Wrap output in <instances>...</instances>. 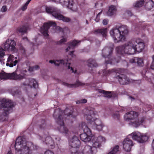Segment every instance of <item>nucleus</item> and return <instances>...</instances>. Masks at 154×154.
Masks as SVG:
<instances>
[{
    "label": "nucleus",
    "instance_id": "obj_1",
    "mask_svg": "<svg viewBox=\"0 0 154 154\" xmlns=\"http://www.w3.org/2000/svg\"><path fill=\"white\" fill-rule=\"evenodd\" d=\"M145 45L142 39L136 38L129 41L125 44L116 48L117 54L123 55L125 54L133 55L136 52H141L144 49Z\"/></svg>",
    "mask_w": 154,
    "mask_h": 154
},
{
    "label": "nucleus",
    "instance_id": "obj_2",
    "mask_svg": "<svg viewBox=\"0 0 154 154\" xmlns=\"http://www.w3.org/2000/svg\"><path fill=\"white\" fill-rule=\"evenodd\" d=\"M73 110V108L70 107L69 108H66L63 112L59 109H57L55 110L53 115L54 119H56L57 117L56 116V112H59L58 118L56 119V121L57 123L60 125V128H58V130L60 132L67 134L69 131L68 129L65 126L64 124V121L66 119V118L63 117L62 115L63 113L64 115H66L68 116L75 118L78 114L76 112H74Z\"/></svg>",
    "mask_w": 154,
    "mask_h": 154
},
{
    "label": "nucleus",
    "instance_id": "obj_3",
    "mask_svg": "<svg viewBox=\"0 0 154 154\" xmlns=\"http://www.w3.org/2000/svg\"><path fill=\"white\" fill-rule=\"evenodd\" d=\"M34 147L36 148L32 142L26 141L23 137H19L15 145L16 154H32Z\"/></svg>",
    "mask_w": 154,
    "mask_h": 154
},
{
    "label": "nucleus",
    "instance_id": "obj_4",
    "mask_svg": "<svg viewBox=\"0 0 154 154\" xmlns=\"http://www.w3.org/2000/svg\"><path fill=\"white\" fill-rule=\"evenodd\" d=\"M128 32L127 27L125 25H122L118 28H114L110 31V35L115 43L124 41L125 39V35Z\"/></svg>",
    "mask_w": 154,
    "mask_h": 154
},
{
    "label": "nucleus",
    "instance_id": "obj_5",
    "mask_svg": "<svg viewBox=\"0 0 154 154\" xmlns=\"http://www.w3.org/2000/svg\"><path fill=\"white\" fill-rule=\"evenodd\" d=\"M14 106L13 102L10 100L3 98L0 100V109L3 108L4 112H0V122L5 121L8 113L12 112Z\"/></svg>",
    "mask_w": 154,
    "mask_h": 154
},
{
    "label": "nucleus",
    "instance_id": "obj_6",
    "mask_svg": "<svg viewBox=\"0 0 154 154\" xmlns=\"http://www.w3.org/2000/svg\"><path fill=\"white\" fill-rule=\"evenodd\" d=\"M138 113L134 111L127 112L124 115L126 120H130V124L133 127H137L142 124L145 122V118L142 117L138 118Z\"/></svg>",
    "mask_w": 154,
    "mask_h": 154
},
{
    "label": "nucleus",
    "instance_id": "obj_7",
    "mask_svg": "<svg viewBox=\"0 0 154 154\" xmlns=\"http://www.w3.org/2000/svg\"><path fill=\"white\" fill-rule=\"evenodd\" d=\"M113 50L112 48L105 47L102 50V55L105 58V62L106 64H114L118 63L121 59L120 56H118L117 58L112 56Z\"/></svg>",
    "mask_w": 154,
    "mask_h": 154
},
{
    "label": "nucleus",
    "instance_id": "obj_8",
    "mask_svg": "<svg viewBox=\"0 0 154 154\" xmlns=\"http://www.w3.org/2000/svg\"><path fill=\"white\" fill-rule=\"evenodd\" d=\"M116 74L115 76L116 78L118 79L119 83L122 85H124L128 84L130 82L129 79L127 76L122 74L124 72V69H118L116 71L115 69H112L107 71H104L103 72V75L106 76L109 75L110 73L113 72H116Z\"/></svg>",
    "mask_w": 154,
    "mask_h": 154
},
{
    "label": "nucleus",
    "instance_id": "obj_9",
    "mask_svg": "<svg viewBox=\"0 0 154 154\" xmlns=\"http://www.w3.org/2000/svg\"><path fill=\"white\" fill-rule=\"evenodd\" d=\"M45 10L47 13L51 14L53 16L59 20L65 22H69L71 20L69 18L61 14L60 11L57 8L51 7H46Z\"/></svg>",
    "mask_w": 154,
    "mask_h": 154
},
{
    "label": "nucleus",
    "instance_id": "obj_10",
    "mask_svg": "<svg viewBox=\"0 0 154 154\" xmlns=\"http://www.w3.org/2000/svg\"><path fill=\"white\" fill-rule=\"evenodd\" d=\"M85 117L92 125L97 126L102 124L101 121L99 119L95 118V114L93 110L86 109Z\"/></svg>",
    "mask_w": 154,
    "mask_h": 154
},
{
    "label": "nucleus",
    "instance_id": "obj_11",
    "mask_svg": "<svg viewBox=\"0 0 154 154\" xmlns=\"http://www.w3.org/2000/svg\"><path fill=\"white\" fill-rule=\"evenodd\" d=\"M25 74H17L16 72L11 73H7L5 72L0 73V79H9L19 81L25 79Z\"/></svg>",
    "mask_w": 154,
    "mask_h": 154
},
{
    "label": "nucleus",
    "instance_id": "obj_12",
    "mask_svg": "<svg viewBox=\"0 0 154 154\" xmlns=\"http://www.w3.org/2000/svg\"><path fill=\"white\" fill-rule=\"evenodd\" d=\"M80 127L84 131V133L80 135L81 139L85 142H89L91 141L92 136L91 130L85 122H82Z\"/></svg>",
    "mask_w": 154,
    "mask_h": 154
},
{
    "label": "nucleus",
    "instance_id": "obj_13",
    "mask_svg": "<svg viewBox=\"0 0 154 154\" xmlns=\"http://www.w3.org/2000/svg\"><path fill=\"white\" fill-rule=\"evenodd\" d=\"M129 136H131L132 139L137 140L140 143H143L146 141L148 139V137L146 135H143L139 132H134L130 134Z\"/></svg>",
    "mask_w": 154,
    "mask_h": 154
},
{
    "label": "nucleus",
    "instance_id": "obj_14",
    "mask_svg": "<svg viewBox=\"0 0 154 154\" xmlns=\"http://www.w3.org/2000/svg\"><path fill=\"white\" fill-rule=\"evenodd\" d=\"M49 62L50 63H54L56 66H58L60 65H64L65 66L67 65L68 64L69 65L68 66V68L69 69H70V70L72 71V72H74L75 73L76 72V70H75V71L74 70V69L72 67H70V63H68V60H65L63 59L61 60H50Z\"/></svg>",
    "mask_w": 154,
    "mask_h": 154
},
{
    "label": "nucleus",
    "instance_id": "obj_15",
    "mask_svg": "<svg viewBox=\"0 0 154 154\" xmlns=\"http://www.w3.org/2000/svg\"><path fill=\"white\" fill-rule=\"evenodd\" d=\"M92 139L91 140L92 143V146L94 149L95 148L97 150L96 148L99 147L101 146V142L105 141L106 140L105 138L102 136H100L98 137H96L94 136H92Z\"/></svg>",
    "mask_w": 154,
    "mask_h": 154
},
{
    "label": "nucleus",
    "instance_id": "obj_16",
    "mask_svg": "<svg viewBox=\"0 0 154 154\" xmlns=\"http://www.w3.org/2000/svg\"><path fill=\"white\" fill-rule=\"evenodd\" d=\"M56 26V23L53 21L45 23L43 25V27L41 29L40 32L44 36H48V31L50 27L52 26Z\"/></svg>",
    "mask_w": 154,
    "mask_h": 154
},
{
    "label": "nucleus",
    "instance_id": "obj_17",
    "mask_svg": "<svg viewBox=\"0 0 154 154\" xmlns=\"http://www.w3.org/2000/svg\"><path fill=\"white\" fill-rule=\"evenodd\" d=\"M75 152H72V154H96L97 152L95 148L94 149L91 146L86 145L82 152L79 153L77 151Z\"/></svg>",
    "mask_w": 154,
    "mask_h": 154
},
{
    "label": "nucleus",
    "instance_id": "obj_18",
    "mask_svg": "<svg viewBox=\"0 0 154 154\" xmlns=\"http://www.w3.org/2000/svg\"><path fill=\"white\" fill-rule=\"evenodd\" d=\"M16 43L15 41L13 40H7L4 45L5 50L8 51H13L15 48Z\"/></svg>",
    "mask_w": 154,
    "mask_h": 154
},
{
    "label": "nucleus",
    "instance_id": "obj_19",
    "mask_svg": "<svg viewBox=\"0 0 154 154\" xmlns=\"http://www.w3.org/2000/svg\"><path fill=\"white\" fill-rule=\"evenodd\" d=\"M56 2H59L63 5H65L72 10L76 11V9L73 8V0H52Z\"/></svg>",
    "mask_w": 154,
    "mask_h": 154
},
{
    "label": "nucleus",
    "instance_id": "obj_20",
    "mask_svg": "<svg viewBox=\"0 0 154 154\" xmlns=\"http://www.w3.org/2000/svg\"><path fill=\"white\" fill-rule=\"evenodd\" d=\"M69 142V146L72 148V150H75L76 148L79 147L81 144L80 141L75 136H74Z\"/></svg>",
    "mask_w": 154,
    "mask_h": 154
},
{
    "label": "nucleus",
    "instance_id": "obj_21",
    "mask_svg": "<svg viewBox=\"0 0 154 154\" xmlns=\"http://www.w3.org/2000/svg\"><path fill=\"white\" fill-rule=\"evenodd\" d=\"M123 144L124 149L127 152L130 151L133 146L132 141L128 137L124 139Z\"/></svg>",
    "mask_w": 154,
    "mask_h": 154
},
{
    "label": "nucleus",
    "instance_id": "obj_22",
    "mask_svg": "<svg viewBox=\"0 0 154 154\" xmlns=\"http://www.w3.org/2000/svg\"><path fill=\"white\" fill-rule=\"evenodd\" d=\"M17 59L16 57H14L13 55H10L8 59L7 62L6 64V66H9L11 67L16 66L18 62V60H16Z\"/></svg>",
    "mask_w": 154,
    "mask_h": 154
},
{
    "label": "nucleus",
    "instance_id": "obj_23",
    "mask_svg": "<svg viewBox=\"0 0 154 154\" xmlns=\"http://www.w3.org/2000/svg\"><path fill=\"white\" fill-rule=\"evenodd\" d=\"M42 139L43 142L45 141V144L50 148L53 149L54 147L55 143L51 137L47 136L45 139L42 137Z\"/></svg>",
    "mask_w": 154,
    "mask_h": 154
},
{
    "label": "nucleus",
    "instance_id": "obj_24",
    "mask_svg": "<svg viewBox=\"0 0 154 154\" xmlns=\"http://www.w3.org/2000/svg\"><path fill=\"white\" fill-rule=\"evenodd\" d=\"M129 62L131 63H137V65L140 66H142L143 65V60L141 58L134 57V58L131 59Z\"/></svg>",
    "mask_w": 154,
    "mask_h": 154
},
{
    "label": "nucleus",
    "instance_id": "obj_25",
    "mask_svg": "<svg viewBox=\"0 0 154 154\" xmlns=\"http://www.w3.org/2000/svg\"><path fill=\"white\" fill-rule=\"evenodd\" d=\"M107 32V28L99 29L95 30L94 33L96 34L101 35L103 37H105Z\"/></svg>",
    "mask_w": 154,
    "mask_h": 154
},
{
    "label": "nucleus",
    "instance_id": "obj_26",
    "mask_svg": "<svg viewBox=\"0 0 154 154\" xmlns=\"http://www.w3.org/2000/svg\"><path fill=\"white\" fill-rule=\"evenodd\" d=\"M61 83L62 85L69 88L77 87L79 86L83 85V83L79 81H77L76 83L74 84H70L63 82H61Z\"/></svg>",
    "mask_w": 154,
    "mask_h": 154
},
{
    "label": "nucleus",
    "instance_id": "obj_27",
    "mask_svg": "<svg viewBox=\"0 0 154 154\" xmlns=\"http://www.w3.org/2000/svg\"><path fill=\"white\" fill-rule=\"evenodd\" d=\"M88 66L90 68L96 67L98 65L96 60L92 58H90L86 62Z\"/></svg>",
    "mask_w": 154,
    "mask_h": 154
},
{
    "label": "nucleus",
    "instance_id": "obj_28",
    "mask_svg": "<svg viewBox=\"0 0 154 154\" xmlns=\"http://www.w3.org/2000/svg\"><path fill=\"white\" fill-rule=\"evenodd\" d=\"M80 41H78L76 40H73L72 41L70 42L69 43V46L66 49V52H68L69 50L71 48L72 49L74 48V47L79 43L80 42Z\"/></svg>",
    "mask_w": 154,
    "mask_h": 154
},
{
    "label": "nucleus",
    "instance_id": "obj_29",
    "mask_svg": "<svg viewBox=\"0 0 154 154\" xmlns=\"http://www.w3.org/2000/svg\"><path fill=\"white\" fill-rule=\"evenodd\" d=\"M145 7L147 11L153 10L154 8V2L151 0L146 4Z\"/></svg>",
    "mask_w": 154,
    "mask_h": 154
},
{
    "label": "nucleus",
    "instance_id": "obj_30",
    "mask_svg": "<svg viewBox=\"0 0 154 154\" xmlns=\"http://www.w3.org/2000/svg\"><path fill=\"white\" fill-rule=\"evenodd\" d=\"M116 11V7L114 5H111L109 7L107 14L109 16H112L115 13Z\"/></svg>",
    "mask_w": 154,
    "mask_h": 154
},
{
    "label": "nucleus",
    "instance_id": "obj_31",
    "mask_svg": "<svg viewBox=\"0 0 154 154\" xmlns=\"http://www.w3.org/2000/svg\"><path fill=\"white\" fill-rule=\"evenodd\" d=\"M98 92L100 93L104 94L105 97L108 98H110L112 97V95L110 91H107L101 89H98Z\"/></svg>",
    "mask_w": 154,
    "mask_h": 154
},
{
    "label": "nucleus",
    "instance_id": "obj_32",
    "mask_svg": "<svg viewBox=\"0 0 154 154\" xmlns=\"http://www.w3.org/2000/svg\"><path fill=\"white\" fill-rule=\"evenodd\" d=\"M27 28L25 26H23L18 27L17 30L19 32L21 33L22 34L24 33H26L27 31Z\"/></svg>",
    "mask_w": 154,
    "mask_h": 154
},
{
    "label": "nucleus",
    "instance_id": "obj_33",
    "mask_svg": "<svg viewBox=\"0 0 154 154\" xmlns=\"http://www.w3.org/2000/svg\"><path fill=\"white\" fill-rule=\"evenodd\" d=\"M119 147L118 145H116L111 148V150L107 154H116L119 151Z\"/></svg>",
    "mask_w": 154,
    "mask_h": 154
},
{
    "label": "nucleus",
    "instance_id": "obj_34",
    "mask_svg": "<svg viewBox=\"0 0 154 154\" xmlns=\"http://www.w3.org/2000/svg\"><path fill=\"white\" fill-rule=\"evenodd\" d=\"M29 84L32 85L33 87L36 89L38 88V84L37 81L34 79H32L29 80Z\"/></svg>",
    "mask_w": 154,
    "mask_h": 154
},
{
    "label": "nucleus",
    "instance_id": "obj_35",
    "mask_svg": "<svg viewBox=\"0 0 154 154\" xmlns=\"http://www.w3.org/2000/svg\"><path fill=\"white\" fill-rule=\"evenodd\" d=\"M56 29H58L60 32H62L63 35H64L65 33H67L69 32V29L67 27H65L64 28H62L59 26H57V27Z\"/></svg>",
    "mask_w": 154,
    "mask_h": 154
},
{
    "label": "nucleus",
    "instance_id": "obj_36",
    "mask_svg": "<svg viewBox=\"0 0 154 154\" xmlns=\"http://www.w3.org/2000/svg\"><path fill=\"white\" fill-rule=\"evenodd\" d=\"M144 2V0H141L140 1H138L135 4V6L137 7H141L143 5Z\"/></svg>",
    "mask_w": 154,
    "mask_h": 154
},
{
    "label": "nucleus",
    "instance_id": "obj_37",
    "mask_svg": "<svg viewBox=\"0 0 154 154\" xmlns=\"http://www.w3.org/2000/svg\"><path fill=\"white\" fill-rule=\"evenodd\" d=\"M91 127H92L94 129H96L99 131L102 130L103 128L102 124L97 126L91 125Z\"/></svg>",
    "mask_w": 154,
    "mask_h": 154
},
{
    "label": "nucleus",
    "instance_id": "obj_38",
    "mask_svg": "<svg viewBox=\"0 0 154 154\" xmlns=\"http://www.w3.org/2000/svg\"><path fill=\"white\" fill-rule=\"evenodd\" d=\"M6 51L5 49H3L0 47V58H3L5 55V53L4 51Z\"/></svg>",
    "mask_w": 154,
    "mask_h": 154
},
{
    "label": "nucleus",
    "instance_id": "obj_39",
    "mask_svg": "<svg viewBox=\"0 0 154 154\" xmlns=\"http://www.w3.org/2000/svg\"><path fill=\"white\" fill-rule=\"evenodd\" d=\"M112 116L115 119L116 118L118 119H119L120 118V114H119V112H116L113 114Z\"/></svg>",
    "mask_w": 154,
    "mask_h": 154
},
{
    "label": "nucleus",
    "instance_id": "obj_40",
    "mask_svg": "<svg viewBox=\"0 0 154 154\" xmlns=\"http://www.w3.org/2000/svg\"><path fill=\"white\" fill-rule=\"evenodd\" d=\"M87 102V100L85 99H82L77 101L76 102V104H79L80 103H85Z\"/></svg>",
    "mask_w": 154,
    "mask_h": 154
},
{
    "label": "nucleus",
    "instance_id": "obj_41",
    "mask_svg": "<svg viewBox=\"0 0 154 154\" xmlns=\"http://www.w3.org/2000/svg\"><path fill=\"white\" fill-rule=\"evenodd\" d=\"M67 39L66 38H64L63 36V38L61 39L59 41L57 42V44H61L63 43V42H66Z\"/></svg>",
    "mask_w": 154,
    "mask_h": 154
},
{
    "label": "nucleus",
    "instance_id": "obj_42",
    "mask_svg": "<svg viewBox=\"0 0 154 154\" xmlns=\"http://www.w3.org/2000/svg\"><path fill=\"white\" fill-rule=\"evenodd\" d=\"M102 10L100 12L98 13L97 14L96 18L95 19V20L97 22H98L99 21V20L100 19V14H102Z\"/></svg>",
    "mask_w": 154,
    "mask_h": 154
},
{
    "label": "nucleus",
    "instance_id": "obj_43",
    "mask_svg": "<svg viewBox=\"0 0 154 154\" xmlns=\"http://www.w3.org/2000/svg\"><path fill=\"white\" fill-rule=\"evenodd\" d=\"M39 68V66L38 65H36L32 67H30L29 69V71H32L34 70H37Z\"/></svg>",
    "mask_w": 154,
    "mask_h": 154
},
{
    "label": "nucleus",
    "instance_id": "obj_44",
    "mask_svg": "<svg viewBox=\"0 0 154 154\" xmlns=\"http://www.w3.org/2000/svg\"><path fill=\"white\" fill-rule=\"evenodd\" d=\"M7 10V7L5 5L3 6L1 9V11L4 12H6Z\"/></svg>",
    "mask_w": 154,
    "mask_h": 154
},
{
    "label": "nucleus",
    "instance_id": "obj_45",
    "mask_svg": "<svg viewBox=\"0 0 154 154\" xmlns=\"http://www.w3.org/2000/svg\"><path fill=\"white\" fill-rule=\"evenodd\" d=\"M23 54H24L25 53V48L22 46H20L19 48Z\"/></svg>",
    "mask_w": 154,
    "mask_h": 154
},
{
    "label": "nucleus",
    "instance_id": "obj_46",
    "mask_svg": "<svg viewBox=\"0 0 154 154\" xmlns=\"http://www.w3.org/2000/svg\"><path fill=\"white\" fill-rule=\"evenodd\" d=\"M125 15H127L128 17L131 16L132 15V14L131 12L129 11H127L125 13Z\"/></svg>",
    "mask_w": 154,
    "mask_h": 154
},
{
    "label": "nucleus",
    "instance_id": "obj_47",
    "mask_svg": "<svg viewBox=\"0 0 154 154\" xmlns=\"http://www.w3.org/2000/svg\"><path fill=\"white\" fill-rule=\"evenodd\" d=\"M45 154H54V153L52 151L48 150L45 152Z\"/></svg>",
    "mask_w": 154,
    "mask_h": 154
},
{
    "label": "nucleus",
    "instance_id": "obj_48",
    "mask_svg": "<svg viewBox=\"0 0 154 154\" xmlns=\"http://www.w3.org/2000/svg\"><path fill=\"white\" fill-rule=\"evenodd\" d=\"M108 22V20L107 19H105L103 20V23L104 25H107Z\"/></svg>",
    "mask_w": 154,
    "mask_h": 154
},
{
    "label": "nucleus",
    "instance_id": "obj_49",
    "mask_svg": "<svg viewBox=\"0 0 154 154\" xmlns=\"http://www.w3.org/2000/svg\"><path fill=\"white\" fill-rule=\"evenodd\" d=\"M150 68L151 69L154 70V62H153L151 64L150 66Z\"/></svg>",
    "mask_w": 154,
    "mask_h": 154
},
{
    "label": "nucleus",
    "instance_id": "obj_50",
    "mask_svg": "<svg viewBox=\"0 0 154 154\" xmlns=\"http://www.w3.org/2000/svg\"><path fill=\"white\" fill-rule=\"evenodd\" d=\"M74 52V51H71L69 52V54L71 55L72 57H73V53Z\"/></svg>",
    "mask_w": 154,
    "mask_h": 154
},
{
    "label": "nucleus",
    "instance_id": "obj_51",
    "mask_svg": "<svg viewBox=\"0 0 154 154\" xmlns=\"http://www.w3.org/2000/svg\"><path fill=\"white\" fill-rule=\"evenodd\" d=\"M23 40L26 39L27 41H28V39L27 37H23Z\"/></svg>",
    "mask_w": 154,
    "mask_h": 154
},
{
    "label": "nucleus",
    "instance_id": "obj_52",
    "mask_svg": "<svg viewBox=\"0 0 154 154\" xmlns=\"http://www.w3.org/2000/svg\"><path fill=\"white\" fill-rule=\"evenodd\" d=\"M42 124L44 125V124L45 123V120H42Z\"/></svg>",
    "mask_w": 154,
    "mask_h": 154
},
{
    "label": "nucleus",
    "instance_id": "obj_53",
    "mask_svg": "<svg viewBox=\"0 0 154 154\" xmlns=\"http://www.w3.org/2000/svg\"><path fill=\"white\" fill-rule=\"evenodd\" d=\"M7 154H12V153L11 151H9L8 152Z\"/></svg>",
    "mask_w": 154,
    "mask_h": 154
},
{
    "label": "nucleus",
    "instance_id": "obj_54",
    "mask_svg": "<svg viewBox=\"0 0 154 154\" xmlns=\"http://www.w3.org/2000/svg\"><path fill=\"white\" fill-rule=\"evenodd\" d=\"M86 24H88V21L87 20H86Z\"/></svg>",
    "mask_w": 154,
    "mask_h": 154
},
{
    "label": "nucleus",
    "instance_id": "obj_55",
    "mask_svg": "<svg viewBox=\"0 0 154 154\" xmlns=\"http://www.w3.org/2000/svg\"><path fill=\"white\" fill-rule=\"evenodd\" d=\"M150 82H151V83H152V84H153V82H152V81L151 80Z\"/></svg>",
    "mask_w": 154,
    "mask_h": 154
},
{
    "label": "nucleus",
    "instance_id": "obj_56",
    "mask_svg": "<svg viewBox=\"0 0 154 154\" xmlns=\"http://www.w3.org/2000/svg\"><path fill=\"white\" fill-rule=\"evenodd\" d=\"M152 59H153V61H154V55Z\"/></svg>",
    "mask_w": 154,
    "mask_h": 154
},
{
    "label": "nucleus",
    "instance_id": "obj_57",
    "mask_svg": "<svg viewBox=\"0 0 154 154\" xmlns=\"http://www.w3.org/2000/svg\"><path fill=\"white\" fill-rule=\"evenodd\" d=\"M23 85H26L24 83H23Z\"/></svg>",
    "mask_w": 154,
    "mask_h": 154
},
{
    "label": "nucleus",
    "instance_id": "obj_58",
    "mask_svg": "<svg viewBox=\"0 0 154 154\" xmlns=\"http://www.w3.org/2000/svg\"><path fill=\"white\" fill-rule=\"evenodd\" d=\"M40 128H42V125H41L40 126Z\"/></svg>",
    "mask_w": 154,
    "mask_h": 154
},
{
    "label": "nucleus",
    "instance_id": "obj_59",
    "mask_svg": "<svg viewBox=\"0 0 154 154\" xmlns=\"http://www.w3.org/2000/svg\"><path fill=\"white\" fill-rule=\"evenodd\" d=\"M131 98H132L133 99H134V98H132V97H131Z\"/></svg>",
    "mask_w": 154,
    "mask_h": 154
},
{
    "label": "nucleus",
    "instance_id": "obj_60",
    "mask_svg": "<svg viewBox=\"0 0 154 154\" xmlns=\"http://www.w3.org/2000/svg\"><path fill=\"white\" fill-rule=\"evenodd\" d=\"M60 139V138H58V140H59Z\"/></svg>",
    "mask_w": 154,
    "mask_h": 154
},
{
    "label": "nucleus",
    "instance_id": "obj_61",
    "mask_svg": "<svg viewBox=\"0 0 154 154\" xmlns=\"http://www.w3.org/2000/svg\"><path fill=\"white\" fill-rule=\"evenodd\" d=\"M1 16L0 15V18H1Z\"/></svg>",
    "mask_w": 154,
    "mask_h": 154
},
{
    "label": "nucleus",
    "instance_id": "obj_62",
    "mask_svg": "<svg viewBox=\"0 0 154 154\" xmlns=\"http://www.w3.org/2000/svg\"><path fill=\"white\" fill-rule=\"evenodd\" d=\"M148 81L149 82V79L148 80Z\"/></svg>",
    "mask_w": 154,
    "mask_h": 154
}]
</instances>
